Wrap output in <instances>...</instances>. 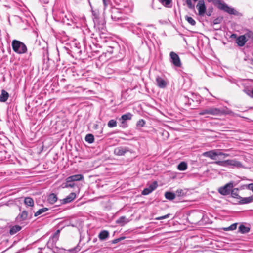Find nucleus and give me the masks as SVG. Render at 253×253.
I'll return each instance as SVG.
<instances>
[{"mask_svg":"<svg viewBox=\"0 0 253 253\" xmlns=\"http://www.w3.org/2000/svg\"><path fill=\"white\" fill-rule=\"evenodd\" d=\"M230 114L233 116H239L237 114L234 113L231 110H221L219 108H214V107H210L204 109L201 111H200L199 113V114L200 115H221L222 114Z\"/></svg>","mask_w":253,"mask_h":253,"instance_id":"1","label":"nucleus"},{"mask_svg":"<svg viewBox=\"0 0 253 253\" xmlns=\"http://www.w3.org/2000/svg\"><path fill=\"white\" fill-rule=\"evenodd\" d=\"M133 6H132L128 7H125L123 9L119 7L113 6L111 10V18L114 21H118L122 19L121 15L122 13L129 14L133 11Z\"/></svg>","mask_w":253,"mask_h":253,"instance_id":"2","label":"nucleus"},{"mask_svg":"<svg viewBox=\"0 0 253 253\" xmlns=\"http://www.w3.org/2000/svg\"><path fill=\"white\" fill-rule=\"evenodd\" d=\"M12 47L13 51L18 54H23L27 52L26 45L22 42L16 40H13Z\"/></svg>","mask_w":253,"mask_h":253,"instance_id":"3","label":"nucleus"},{"mask_svg":"<svg viewBox=\"0 0 253 253\" xmlns=\"http://www.w3.org/2000/svg\"><path fill=\"white\" fill-rule=\"evenodd\" d=\"M93 20L95 25L99 26V28H103L104 24V20L99 17V12L98 10H92Z\"/></svg>","mask_w":253,"mask_h":253,"instance_id":"4","label":"nucleus"},{"mask_svg":"<svg viewBox=\"0 0 253 253\" xmlns=\"http://www.w3.org/2000/svg\"><path fill=\"white\" fill-rule=\"evenodd\" d=\"M218 8L230 14H236V11L233 8L229 7L226 4L222 2L220 0H217V1Z\"/></svg>","mask_w":253,"mask_h":253,"instance_id":"5","label":"nucleus"},{"mask_svg":"<svg viewBox=\"0 0 253 253\" xmlns=\"http://www.w3.org/2000/svg\"><path fill=\"white\" fill-rule=\"evenodd\" d=\"M233 187V184L232 182L227 183L225 186L219 188L218 192L223 195H227L230 193Z\"/></svg>","mask_w":253,"mask_h":253,"instance_id":"6","label":"nucleus"},{"mask_svg":"<svg viewBox=\"0 0 253 253\" xmlns=\"http://www.w3.org/2000/svg\"><path fill=\"white\" fill-rule=\"evenodd\" d=\"M170 62L176 67H179L181 65V63L178 55L174 52L170 53Z\"/></svg>","mask_w":253,"mask_h":253,"instance_id":"7","label":"nucleus"},{"mask_svg":"<svg viewBox=\"0 0 253 253\" xmlns=\"http://www.w3.org/2000/svg\"><path fill=\"white\" fill-rule=\"evenodd\" d=\"M196 8L198 11V14L201 16H203L206 12V7L203 0H200L197 5Z\"/></svg>","mask_w":253,"mask_h":253,"instance_id":"8","label":"nucleus"},{"mask_svg":"<svg viewBox=\"0 0 253 253\" xmlns=\"http://www.w3.org/2000/svg\"><path fill=\"white\" fill-rule=\"evenodd\" d=\"M132 114L131 113H127L123 115L119 119V121L121 122V125L120 126L122 127H126L127 125L126 124V120H130L131 119Z\"/></svg>","mask_w":253,"mask_h":253,"instance_id":"9","label":"nucleus"},{"mask_svg":"<svg viewBox=\"0 0 253 253\" xmlns=\"http://www.w3.org/2000/svg\"><path fill=\"white\" fill-rule=\"evenodd\" d=\"M129 151L128 148L126 147L119 146L115 148L114 153L117 156H124L126 153Z\"/></svg>","mask_w":253,"mask_h":253,"instance_id":"10","label":"nucleus"},{"mask_svg":"<svg viewBox=\"0 0 253 253\" xmlns=\"http://www.w3.org/2000/svg\"><path fill=\"white\" fill-rule=\"evenodd\" d=\"M226 167L231 166L232 168H243L242 164L236 159L226 160Z\"/></svg>","mask_w":253,"mask_h":253,"instance_id":"11","label":"nucleus"},{"mask_svg":"<svg viewBox=\"0 0 253 253\" xmlns=\"http://www.w3.org/2000/svg\"><path fill=\"white\" fill-rule=\"evenodd\" d=\"M158 186L157 182L156 181L153 182L148 187L144 189L142 192V194L147 195L151 193L156 189Z\"/></svg>","mask_w":253,"mask_h":253,"instance_id":"12","label":"nucleus"},{"mask_svg":"<svg viewBox=\"0 0 253 253\" xmlns=\"http://www.w3.org/2000/svg\"><path fill=\"white\" fill-rule=\"evenodd\" d=\"M218 154V150H212L204 152L202 155L204 157L210 158L211 159L215 160V157L217 156Z\"/></svg>","mask_w":253,"mask_h":253,"instance_id":"13","label":"nucleus"},{"mask_svg":"<svg viewBox=\"0 0 253 253\" xmlns=\"http://www.w3.org/2000/svg\"><path fill=\"white\" fill-rule=\"evenodd\" d=\"M84 179V176L82 174H76L70 176L66 179L67 183H69L73 181H80Z\"/></svg>","mask_w":253,"mask_h":253,"instance_id":"14","label":"nucleus"},{"mask_svg":"<svg viewBox=\"0 0 253 253\" xmlns=\"http://www.w3.org/2000/svg\"><path fill=\"white\" fill-rule=\"evenodd\" d=\"M156 81L157 85L160 88H165L167 85V82L164 79L160 77H157L156 79Z\"/></svg>","mask_w":253,"mask_h":253,"instance_id":"15","label":"nucleus"},{"mask_svg":"<svg viewBox=\"0 0 253 253\" xmlns=\"http://www.w3.org/2000/svg\"><path fill=\"white\" fill-rule=\"evenodd\" d=\"M248 39H246V36L241 35L239 36L236 39V43L238 46L242 47L243 46L246 42H247Z\"/></svg>","mask_w":253,"mask_h":253,"instance_id":"16","label":"nucleus"},{"mask_svg":"<svg viewBox=\"0 0 253 253\" xmlns=\"http://www.w3.org/2000/svg\"><path fill=\"white\" fill-rule=\"evenodd\" d=\"M76 197V194L74 192L71 193L68 196L62 200L63 204H66L72 202Z\"/></svg>","mask_w":253,"mask_h":253,"instance_id":"17","label":"nucleus"},{"mask_svg":"<svg viewBox=\"0 0 253 253\" xmlns=\"http://www.w3.org/2000/svg\"><path fill=\"white\" fill-rule=\"evenodd\" d=\"M239 203L241 204H246L253 202V196H250L248 197H242L239 199Z\"/></svg>","mask_w":253,"mask_h":253,"instance_id":"18","label":"nucleus"},{"mask_svg":"<svg viewBox=\"0 0 253 253\" xmlns=\"http://www.w3.org/2000/svg\"><path fill=\"white\" fill-rule=\"evenodd\" d=\"M28 217V213L26 211H24L20 213L16 218L18 222H21L27 219Z\"/></svg>","mask_w":253,"mask_h":253,"instance_id":"19","label":"nucleus"},{"mask_svg":"<svg viewBox=\"0 0 253 253\" xmlns=\"http://www.w3.org/2000/svg\"><path fill=\"white\" fill-rule=\"evenodd\" d=\"M57 199V195L54 193L50 194L47 197V201L51 204H54Z\"/></svg>","mask_w":253,"mask_h":253,"instance_id":"20","label":"nucleus"},{"mask_svg":"<svg viewBox=\"0 0 253 253\" xmlns=\"http://www.w3.org/2000/svg\"><path fill=\"white\" fill-rule=\"evenodd\" d=\"M9 97L8 93L4 90H2L0 95V102H5Z\"/></svg>","mask_w":253,"mask_h":253,"instance_id":"21","label":"nucleus"},{"mask_svg":"<svg viewBox=\"0 0 253 253\" xmlns=\"http://www.w3.org/2000/svg\"><path fill=\"white\" fill-rule=\"evenodd\" d=\"M129 221V220L126 219L125 216H122L116 221V223L121 226H123L128 223Z\"/></svg>","mask_w":253,"mask_h":253,"instance_id":"22","label":"nucleus"},{"mask_svg":"<svg viewBox=\"0 0 253 253\" xmlns=\"http://www.w3.org/2000/svg\"><path fill=\"white\" fill-rule=\"evenodd\" d=\"M109 236V233L107 231L103 230L100 232L98 235V237L100 240H104Z\"/></svg>","mask_w":253,"mask_h":253,"instance_id":"23","label":"nucleus"},{"mask_svg":"<svg viewBox=\"0 0 253 253\" xmlns=\"http://www.w3.org/2000/svg\"><path fill=\"white\" fill-rule=\"evenodd\" d=\"M21 229V227L19 225H15L12 226L9 231L11 235H14Z\"/></svg>","mask_w":253,"mask_h":253,"instance_id":"24","label":"nucleus"},{"mask_svg":"<svg viewBox=\"0 0 253 253\" xmlns=\"http://www.w3.org/2000/svg\"><path fill=\"white\" fill-rule=\"evenodd\" d=\"M232 197L233 198L239 199L241 196L239 195V190L238 188L232 189L231 192Z\"/></svg>","mask_w":253,"mask_h":253,"instance_id":"25","label":"nucleus"},{"mask_svg":"<svg viewBox=\"0 0 253 253\" xmlns=\"http://www.w3.org/2000/svg\"><path fill=\"white\" fill-rule=\"evenodd\" d=\"M177 169L178 170H181V171H183V170H186L187 169V163L185 162H181L177 166Z\"/></svg>","mask_w":253,"mask_h":253,"instance_id":"26","label":"nucleus"},{"mask_svg":"<svg viewBox=\"0 0 253 253\" xmlns=\"http://www.w3.org/2000/svg\"><path fill=\"white\" fill-rule=\"evenodd\" d=\"M24 203L26 206L32 207L34 205V201L30 197H26L24 199Z\"/></svg>","mask_w":253,"mask_h":253,"instance_id":"27","label":"nucleus"},{"mask_svg":"<svg viewBox=\"0 0 253 253\" xmlns=\"http://www.w3.org/2000/svg\"><path fill=\"white\" fill-rule=\"evenodd\" d=\"M165 196L166 199L170 200L174 199L175 197V194L170 192H166L165 194Z\"/></svg>","mask_w":253,"mask_h":253,"instance_id":"28","label":"nucleus"},{"mask_svg":"<svg viewBox=\"0 0 253 253\" xmlns=\"http://www.w3.org/2000/svg\"><path fill=\"white\" fill-rule=\"evenodd\" d=\"M85 140L89 143H92L94 142V136L92 134H88L86 135Z\"/></svg>","mask_w":253,"mask_h":253,"instance_id":"29","label":"nucleus"},{"mask_svg":"<svg viewBox=\"0 0 253 253\" xmlns=\"http://www.w3.org/2000/svg\"><path fill=\"white\" fill-rule=\"evenodd\" d=\"M48 209L47 208H43L40 209L37 212H36L35 213L34 215H35V216H37L39 215L42 214L43 212H46V211H48Z\"/></svg>","mask_w":253,"mask_h":253,"instance_id":"30","label":"nucleus"},{"mask_svg":"<svg viewBox=\"0 0 253 253\" xmlns=\"http://www.w3.org/2000/svg\"><path fill=\"white\" fill-rule=\"evenodd\" d=\"M239 230L240 232H241L242 233H248L250 229L248 227H247L245 226L242 225L239 226Z\"/></svg>","mask_w":253,"mask_h":253,"instance_id":"31","label":"nucleus"},{"mask_svg":"<svg viewBox=\"0 0 253 253\" xmlns=\"http://www.w3.org/2000/svg\"><path fill=\"white\" fill-rule=\"evenodd\" d=\"M185 18L186 20L191 25L194 26L196 24V21L191 17L188 16H185Z\"/></svg>","mask_w":253,"mask_h":253,"instance_id":"32","label":"nucleus"},{"mask_svg":"<svg viewBox=\"0 0 253 253\" xmlns=\"http://www.w3.org/2000/svg\"><path fill=\"white\" fill-rule=\"evenodd\" d=\"M244 36H246V39L248 40H253V32L252 31H247Z\"/></svg>","mask_w":253,"mask_h":253,"instance_id":"33","label":"nucleus"},{"mask_svg":"<svg viewBox=\"0 0 253 253\" xmlns=\"http://www.w3.org/2000/svg\"><path fill=\"white\" fill-rule=\"evenodd\" d=\"M108 126L110 128L116 126H117L116 121H115L113 119L110 120L108 123Z\"/></svg>","mask_w":253,"mask_h":253,"instance_id":"34","label":"nucleus"},{"mask_svg":"<svg viewBox=\"0 0 253 253\" xmlns=\"http://www.w3.org/2000/svg\"><path fill=\"white\" fill-rule=\"evenodd\" d=\"M212 164H215L222 167H226V160L218 161L212 162Z\"/></svg>","mask_w":253,"mask_h":253,"instance_id":"35","label":"nucleus"},{"mask_svg":"<svg viewBox=\"0 0 253 253\" xmlns=\"http://www.w3.org/2000/svg\"><path fill=\"white\" fill-rule=\"evenodd\" d=\"M237 228V223H234L230 225L229 227L224 228V230L229 231V230H234L236 229Z\"/></svg>","mask_w":253,"mask_h":253,"instance_id":"36","label":"nucleus"},{"mask_svg":"<svg viewBox=\"0 0 253 253\" xmlns=\"http://www.w3.org/2000/svg\"><path fill=\"white\" fill-rule=\"evenodd\" d=\"M160 2L165 6H168L171 2V0H160Z\"/></svg>","mask_w":253,"mask_h":253,"instance_id":"37","label":"nucleus"},{"mask_svg":"<svg viewBox=\"0 0 253 253\" xmlns=\"http://www.w3.org/2000/svg\"><path fill=\"white\" fill-rule=\"evenodd\" d=\"M145 124V122L143 119L139 120L137 123V126L143 127Z\"/></svg>","mask_w":253,"mask_h":253,"instance_id":"38","label":"nucleus"},{"mask_svg":"<svg viewBox=\"0 0 253 253\" xmlns=\"http://www.w3.org/2000/svg\"><path fill=\"white\" fill-rule=\"evenodd\" d=\"M169 216H170V214H166L165 215H164V216H159V217H156L155 218V219L157 220H162V219L168 218Z\"/></svg>","mask_w":253,"mask_h":253,"instance_id":"39","label":"nucleus"},{"mask_svg":"<svg viewBox=\"0 0 253 253\" xmlns=\"http://www.w3.org/2000/svg\"><path fill=\"white\" fill-rule=\"evenodd\" d=\"M186 3L189 8L193 9L194 7V5L192 3L191 0H186Z\"/></svg>","mask_w":253,"mask_h":253,"instance_id":"40","label":"nucleus"},{"mask_svg":"<svg viewBox=\"0 0 253 253\" xmlns=\"http://www.w3.org/2000/svg\"><path fill=\"white\" fill-rule=\"evenodd\" d=\"M218 154H218V156H222L224 158L231 156L229 154L223 153L220 152V151L219 150H218Z\"/></svg>","mask_w":253,"mask_h":253,"instance_id":"41","label":"nucleus"},{"mask_svg":"<svg viewBox=\"0 0 253 253\" xmlns=\"http://www.w3.org/2000/svg\"><path fill=\"white\" fill-rule=\"evenodd\" d=\"M59 230H57L56 233L53 236L52 240L55 239V241H56L58 239L59 235Z\"/></svg>","mask_w":253,"mask_h":253,"instance_id":"42","label":"nucleus"},{"mask_svg":"<svg viewBox=\"0 0 253 253\" xmlns=\"http://www.w3.org/2000/svg\"><path fill=\"white\" fill-rule=\"evenodd\" d=\"M103 5H104V9L105 10L107 7V6L109 4V1L107 0H103Z\"/></svg>","mask_w":253,"mask_h":253,"instance_id":"43","label":"nucleus"},{"mask_svg":"<svg viewBox=\"0 0 253 253\" xmlns=\"http://www.w3.org/2000/svg\"><path fill=\"white\" fill-rule=\"evenodd\" d=\"M246 187L253 192V183L248 184L246 186Z\"/></svg>","mask_w":253,"mask_h":253,"instance_id":"44","label":"nucleus"},{"mask_svg":"<svg viewBox=\"0 0 253 253\" xmlns=\"http://www.w3.org/2000/svg\"><path fill=\"white\" fill-rule=\"evenodd\" d=\"M251 91L249 89H245L244 90V92L248 95H249V96H250L251 97V95H252V93H251Z\"/></svg>","mask_w":253,"mask_h":253,"instance_id":"45","label":"nucleus"},{"mask_svg":"<svg viewBox=\"0 0 253 253\" xmlns=\"http://www.w3.org/2000/svg\"><path fill=\"white\" fill-rule=\"evenodd\" d=\"M74 184H68V183H67L65 186V187H73L74 186Z\"/></svg>","mask_w":253,"mask_h":253,"instance_id":"46","label":"nucleus"},{"mask_svg":"<svg viewBox=\"0 0 253 253\" xmlns=\"http://www.w3.org/2000/svg\"><path fill=\"white\" fill-rule=\"evenodd\" d=\"M118 240H119V239H116V240L113 241V243H116Z\"/></svg>","mask_w":253,"mask_h":253,"instance_id":"47","label":"nucleus"},{"mask_svg":"<svg viewBox=\"0 0 253 253\" xmlns=\"http://www.w3.org/2000/svg\"><path fill=\"white\" fill-rule=\"evenodd\" d=\"M251 93H252L251 97L253 98V89L252 90Z\"/></svg>","mask_w":253,"mask_h":253,"instance_id":"48","label":"nucleus"},{"mask_svg":"<svg viewBox=\"0 0 253 253\" xmlns=\"http://www.w3.org/2000/svg\"><path fill=\"white\" fill-rule=\"evenodd\" d=\"M181 191H182V190H177L176 192L178 193H181Z\"/></svg>","mask_w":253,"mask_h":253,"instance_id":"49","label":"nucleus"},{"mask_svg":"<svg viewBox=\"0 0 253 253\" xmlns=\"http://www.w3.org/2000/svg\"><path fill=\"white\" fill-rule=\"evenodd\" d=\"M235 36H236V35H235V34H233V35H232V36H233V37H235Z\"/></svg>","mask_w":253,"mask_h":253,"instance_id":"50","label":"nucleus"},{"mask_svg":"<svg viewBox=\"0 0 253 253\" xmlns=\"http://www.w3.org/2000/svg\"><path fill=\"white\" fill-rule=\"evenodd\" d=\"M235 36H236V35H235V34H233V35H232V36H233V37H235Z\"/></svg>","mask_w":253,"mask_h":253,"instance_id":"51","label":"nucleus"},{"mask_svg":"<svg viewBox=\"0 0 253 253\" xmlns=\"http://www.w3.org/2000/svg\"><path fill=\"white\" fill-rule=\"evenodd\" d=\"M194 1H197L198 0H193Z\"/></svg>","mask_w":253,"mask_h":253,"instance_id":"52","label":"nucleus"}]
</instances>
